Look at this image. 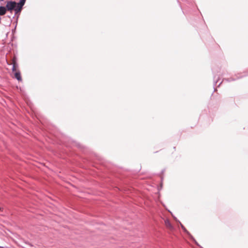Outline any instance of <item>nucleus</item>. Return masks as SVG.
<instances>
[{"label": "nucleus", "instance_id": "obj_1", "mask_svg": "<svg viewBox=\"0 0 248 248\" xmlns=\"http://www.w3.org/2000/svg\"><path fill=\"white\" fill-rule=\"evenodd\" d=\"M17 5V3L15 1H9L7 2L6 7L7 10L12 11L15 9Z\"/></svg>", "mask_w": 248, "mask_h": 248}, {"label": "nucleus", "instance_id": "obj_2", "mask_svg": "<svg viewBox=\"0 0 248 248\" xmlns=\"http://www.w3.org/2000/svg\"><path fill=\"white\" fill-rule=\"evenodd\" d=\"M7 9L4 6H0V15L3 16L5 14Z\"/></svg>", "mask_w": 248, "mask_h": 248}, {"label": "nucleus", "instance_id": "obj_3", "mask_svg": "<svg viewBox=\"0 0 248 248\" xmlns=\"http://www.w3.org/2000/svg\"><path fill=\"white\" fill-rule=\"evenodd\" d=\"M22 7H23L17 4L15 9H14L15 11V14H17L18 13H20L22 9Z\"/></svg>", "mask_w": 248, "mask_h": 248}, {"label": "nucleus", "instance_id": "obj_4", "mask_svg": "<svg viewBox=\"0 0 248 248\" xmlns=\"http://www.w3.org/2000/svg\"><path fill=\"white\" fill-rule=\"evenodd\" d=\"M15 77L16 78L18 81L21 80V77L20 75V73L19 71L16 72L15 74Z\"/></svg>", "mask_w": 248, "mask_h": 248}, {"label": "nucleus", "instance_id": "obj_5", "mask_svg": "<svg viewBox=\"0 0 248 248\" xmlns=\"http://www.w3.org/2000/svg\"><path fill=\"white\" fill-rule=\"evenodd\" d=\"M179 223L181 225V227L182 228V229L183 230V231L186 232V233L188 235H189L191 237H192V236L191 235V234H190V233L187 231V230L186 229V228L184 226V225L180 222H179Z\"/></svg>", "mask_w": 248, "mask_h": 248}, {"label": "nucleus", "instance_id": "obj_6", "mask_svg": "<svg viewBox=\"0 0 248 248\" xmlns=\"http://www.w3.org/2000/svg\"><path fill=\"white\" fill-rule=\"evenodd\" d=\"M165 224H166V226L168 228H169L170 229H172V226H171V224H170V222L169 221L166 220L165 221Z\"/></svg>", "mask_w": 248, "mask_h": 248}, {"label": "nucleus", "instance_id": "obj_7", "mask_svg": "<svg viewBox=\"0 0 248 248\" xmlns=\"http://www.w3.org/2000/svg\"><path fill=\"white\" fill-rule=\"evenodd\" d=\"M26 0H20L19 2L18 3H17V4L22 7L23 6L25 3Z\"/></svg>", "mask_w": 248, "mask_h": 248}, {"label": "nucleus", "instance_id": "obj_8", "mask_svg": "<svg viewBox=\"0 0 248 248\" xmlns=\"http://www.w3.org/2000/svg\"><path fill=\"white\" fill-rule=\"evenodd\" d=\"M239 78H236V79H238ZM236 78H224L223 80V81H233L234 80H235Z\"/></svg>", "mask_w": 248, "mask_h": 248}, {"label": "nucleus", "instance_id": "obj_9", "mask_svg": "<svg viewBox=\"0 0 248 248\" xmlns=\"http://www.w3.org/2000/svg\"><path fill=\"white\" fill-rule=\"evenodd\" d=\"M16 62H15V61L13 62V67H12L13 71H15L16 70Z\"/></svg>", "mask_w": 248, "mask_h": 248}, {"label": "nucleus", "instance_id": "obj_10", "mask_svg": "<svg viewBox=\"0 0 248 248\" xmlns=\"http://www.w3.org/2000/svg\"><path fill=\"white\" fill-rule=\"evenodd\" d=\"M0 248H7V247H0Z\"/></svg>", "mask_w": 248, "mask_h": 248}, {"label": "nucleus", "instance_id": "obj_11", "mask_svg": "<svg viewBox=\"0 0 248 248\" xmlns=\"http://www.w3.org/2000/svg\"><path fill=\"white\" fill-rule=\"evenodd\" d=\"M4 0H0V1H3Z\"/></svg>", "mask_w": 248, "mask_h": 248}]
</instances>
